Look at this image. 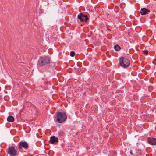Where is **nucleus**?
<instances>
[{
	"instance_id": "obj_2",
	"label": "nucleus",
	"mask_w": 156,
	"mask_h": 156,
	"mask_svg": "<svg viewBox=\"0 0 156 156\" xmlns=\"http://www.w3.org/2000/svg\"><path fill=\"white\" fill-rule=\"evenodd\" d=\"M130 64L129 61L123 57H121L119 59V64L123 68H126L128 67Z\"/></svg>"
},
{
	"instance_id": "obj_16",
	"label": "nucleus",
	"mask_w": 156,
	"mask_h": 156,
	"mask_svg": "<svg viewBox=\"0 0 156 156\" xmlns=\"http://www.w3.org/2000/svg\"><path fill=\"white\" fill-rule=\"evenodd\" d=\"M41 156H46L45 155H43V154H41Z\"/></svg>"
},
{
	"instance_id": "obj_17",
	"label": "nucleus",
	"mask_w": 156,
	"mask_h": 156,
	"mask_svg": "<svg viewBox=\"0 0 156 156\" xmlns=\"http://www.w3.org/2000/svg\"><path fill=\"white\" fill-rule=\"evenodd\" d=\"M41 137H42V136H40V138H41Z\"/></svg>"
},
{
	"instance_id": "obj_8",
	"label": "nucleus",
	"mask_w": 156,
	"mask_h": 156,
	"mask_svg": "<svg viewBox=\"0 0 156 156\" xmlns=\"http://www.w3.org/2000/svg\"><path fill=\"white\" fill-rule=\"evenodd\" d=\"M58 139L55 136H52L51 137L49 142L52 144L57 143L58 142Z\"/></svg>"
},
{
	"instance_id": "obj_10",
	"label": "nucleus",
	"mask_w": 156,
	"mask_h": 156,
	"mask_svg": "<svg viewBox=\"0 0 156 156\" xmlns=\"http://www.w3.org/2000/svg\"><path fill=\"white\" fill-rule=\"evenodd\" d=\"M14 120V118L12 116H9L7 118V120L9 122H13Z\"/></svg>"
},
{
	"instance_id": "obj_7",
	"label": "nucleus",
	"mask_w": 156,
	"mask_h": 156,
	"mask_svg": "<svg viewBox=\"0 0 156 156\" xmlns=\"http://www.w3.org/2000/svg\"><path fill=\"white\" fill-rule=\"evenodd\" d=\"M147 142L150 144L151 145L156 144V139L148 137L147 138Z\"/></svg>"
},
{
	"instance_id": "obj_6",
	"label": "nucleus",
	"mask_w": 156,
	"mask_h": 156,
	"mask_svg": "<svg viewBox=\"0 0 156 156\" xmlns=\"http://www.w3.org/2000/svg\"><path fill=\"white\" fill-rule=\"evenodd\" d=\"M29 147V145L28 143L25 141H21L19 144L18 148L20 151L23 148L27 149Z\"/></svg>"
},
{
	"instance_id": "obj_9",
	"label": "nucleus",
	"mask_w": 156,
	"mask_h": 156,
	"mask_svg": "<svg viewBox=\"0 0 156 156\" xmlns=\"http://www.w3.org/2000/svg\"><path fill=\"white\" fill-rule=\"evenodd\" d=\"M149 12V10L145 8L141 9L140 10V13L142 15H145Z\"/></svg>"
},
{
	"instance_id": "obj_11",
	"label": "nucleus",
	"mask_w": 156,
	"mask_h": 156,
	"mask_svg": "<svg viewBox=\"0 0 156 156\" xmlns=\"http://www.w3.org/2000/svg\"><path fill=\"white\" fill-rule=\"evenodd\" d=\"M114 48L116 51H118L120 50L121 48L119 45L116 44L114 46Z\"/></svg>"
},
{
	"instance_id": "obj_1",
	"label": "nucleus",
	"mask_w": 156,
	"mask_h": 156,
	"mask_svg": "<svg viewBox=\"0 0 156 156\" xmlns=\"http://www.w3.org/2000/svg\"><path fill=\"white\" fill-rule=\"evenodd\" d=\"M67 118L66 114L64 112H58L57 114V121L59 123H62Z\"/></svg>"
},
{
	"instance_id": "obj_4",
	"label": "nucleus",
	"mask_w": 156,
	"mask_h": 156,
	"mask_svg": "<svg viewBox=\"0 0 156 156\" xmlns=\"http://www.w3.org/2000/svg\"><path fill=\"white\" fill-rule=\"evenodd\" d=\"M7 152L10 156H15L17 152L16 150L13 146L9 147L7 150Z\"/></svg>"
},
{
	"instance_id": "obj_5",
	"label": "nucleus",
	"mask_w": 156,
	"mask_h": 156,
	"mask_svg": "<svg viewBox=\"0 0 156 156\" xmlns=\"http://www.w3.org/2000/svg\"><path fill=\"white\" fill-rule=\"evenodd\" d=\"M78 19H79L81 21L87 22L88 20L87 16L86 14H84L83 13H80L78 15Z\"/></svg>"
},
{
	"instance_id": "obj_13",
	"label": "nucleus",
	"mask_w": 156,
	"mask_h": 156,
	"mask_svg": "<svg viewBox=\"0 0 156 156\" xmlns=\"http://www.w3.org/2000/svg\"><path fill=\"white\" fill-rule=\"evenodd\" d=\"M143 51L144 54H146V55H147V54L148 53V51L146 50H144Z\"/></svg>"
},
{
	"instance_id": "obj_12",
	"label": "nucleus",
	"mask_w": 156,
	"mask_h": 156,
	"mask_svg": "<svg viewBox=\"0 0 156 156\" xmlns=\"http://www.w3.org/2000/svg\"><path fill=\"white\" fill-rule=\"evenodd\" d=\"M75 55V52L74 51H71L70 52V55L71 57H73Z\"/></svg>"
},
{
	"instance_id": "obj_15",
	"label": "nucleus",
	"mask_w": 156,
	"mask_h": 156,
	"mask_svg": "<svg viewBox=\"0 0 156 156\" xmlns=\"http://www.w3.org/2000/svg\"><path fill=\"white\" fill-rule=\"evenodd\" d=\"M130 153L131 154H132V155L133 154L132 152V151H130Z\"/></svg>"
},
{
	"instance_id": "obj_14",
	"label": "nucleus",
	"mask_w": 156,
	"mask_h": 156,
	"mask_svg": "<svg viewBox=\"0 0 156 156\" xmlns=\"http://www.w3.org/2000/svg\"><path fill=\"white\" fill-rule=\"evenodd\" d=\"M38 133H37L36 134V136H37V137H38Z\"/></svg>"
},
{
	"instance_id": "obj_3",
	"label": "nucleus",
	"mask_w": 156,
	"mask_h": 156,
	"mask_svg": "<svg viewBox=\"0 0 156 156\" xmlns=\"http://www.w3.org/2000/svg\"><path fill=\"white\" fill-rule=\"evenodd\" d=\"M50 63L49 58L46 56L40 57V66L45 65Z\"/></svg>"
}]
</instances>
